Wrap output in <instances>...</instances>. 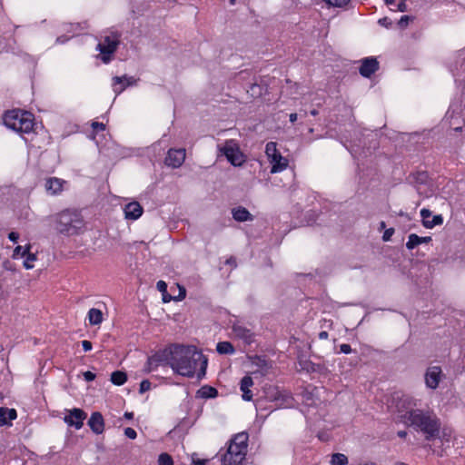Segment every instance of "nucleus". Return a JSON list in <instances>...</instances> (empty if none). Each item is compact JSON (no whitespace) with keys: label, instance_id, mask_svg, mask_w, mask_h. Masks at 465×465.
Listing matches in <instances>:
<instances>
[{"label":"nucleus","instance_id":"nucleus-1","mask_svg":"<svg viewBox=\"0 0 465 465\" xmlns=\"http://www.w3.org/2000/svg\"><path fill=\"white\" fill-rule=\"evenodd\" d=\"M170 354L169 366L182 376L193 377L198 366L203 375L207 367V358L193 345L173 344L167 347Z\"/></svg>","mask_w":465,"mask_h":465},{"label":"nucleus","instance_id":"nucleus-2","mask_svg":"<svg viewBox=\"0 0 465 465\" xmlns=\"http://www.w3.org/2000/svg\"><path fill=\"white\" fill-rule=\"evenodd\" d=\"M410 418L411 420L407 421V425L413 426L422 431L426 440H432L439 437L440 422L433 411L416 410Z\"/></svg>","mask_w":465,"mask_h":465},{"label":"nucleus","instance_id":"nucleus-3","mask_svg":"<svg viewBox=\"0 0 465 465\" xmlns=\"http://www.w3.org/2000/svg\"><path fill=\"white\" fill-rule=\"evenodd\" d=\"M248 435L239 433L230 441L227 450L221 455L223 465H242L247 454Z\"/></svg>","mask_w":465,"mask_h":465},{"label":"nucleus","instance_id":"nucleus-4","mask_svg":"<svg viewBox=\"0 0 465 465\" xmlns=\"http://www.w3.org/2000/svg\"><path fill=\"white\" fill-rule=\"evenodd\" d=\"M84 225L83 217L75 211L65 210L56 215V230L64 235L78 234Z\"/></svg>","mask_w":465,"mask_h":465},{"label":"nucleus","instance_id":"nucleus-5","mask_svg":"<svg viewBox=\"0 0 465 465\" xmlns=\"http://www.w3.org/2000/svg\"><path fill=\"white\" fill-rule=\"evenodd\" d=\"M5 126L19 133H29L33 130L34 118L29 112L12 110L4 117Z\"/></svg>","mask_w":465,"mask_h":465},{"label":"nucleus","instance_id":"nucleus-6","mask_svg":"<svg viewBox=\"0 0 465 465\" xmlns=\"http://www.w3.org/2000/svg\"><path fill=\"white\" fill-rule=\"evenodd\" d=\"M393 402L398 417L407 425V421L411 420L410 416L417 410V401L409 395H395Z\"/></svg>","mask_w":465,"mask_h":465},{"label":"nucleus","instance_id":"nucleus-7","mask_svg":"<svg viewBox=\"0 0 465 465\" xmlns=\"http://www.w3.org/2000/svg\"><path fill=\"white\" fill-rule=\"evenodd\" d=\"M218 148L233 166H241L246 160L235 140H227L223 144L219 145Z\"/></svg>","mask_w":465,"mask_h":465},{"label":"nucleus","instance_id":"nucleus-8","mask_svg":"<svg viewBox=\"0 0 465 465\" xmlns=\"http://www.w3.org/2000/svg\"><path fill=\"white\" fill-rule=\"evenodd\" d=\"M119 44L117 35H107L98 44L97 48L101 53V58L104 63L107 64L111 61V55L116 51Z\"/></svg>","mask_w":465,"mask_h":465},{"label":"nucleus","instance_id":"nucleus-9","mask_svg":"<svg viewBox=\"0 0 465 465\" xmlns=\"http://www.w3.org/2000/svg\"><path fill=\"white\" fill-rule=\"evenodd\" d=\"M86 419V413L78 408L66 411V414L64 417V422L71 427H74L76 430H80L84 425V420Z\"/></svg>","mask_w":465,"mask_h":465},{"label":"nucleus","instance_id":"nucleus-10","mask_svg":"<svg viewBox=\"0 0 465 465\" xmlns=\"http://www.w3.org/2000/svg\"><path fill=\"white\" fill-rule=\"evenodd\" d=\"M442 378V371L440 366L429 367L425 373V383L430 389H436Z\"/></svg>","mask_w":465,"mask_h":465},{"label":"nucleus","instance_id":"nucleus-11","mask_svg":"<svg viewBox=\"0 0 465 465\" xmlns=\"http://www.w3.org/2000/svg\"><path fill=\"white\" fill-rule=\"evenodd\" d=\"M185 160L184 149H170L165 157L164 163L172 168L180 167Z\"/></svg>","mask_w":465,"mask_h":465},{"label":"nucleus","instance_id":"nucleus-12","mask_svg":"<svg viewBox=\"0 0 465 465\" xmlns=\"http://www.w3.org/2000/svg\"><path fill=\"white\" fill-rule=\"evenodd\" d=\"M170 354L167 353V348L163 351L155 353L154 355L148 358L147 361V371H153L157 367L163 364L169 365Z\"/></svg>","mask_w":465,"mask_h":465},{"label":"nucleus","instance_id":"nucleus-13","mask_svg":"<svg viewBox=\"0 0 465 465\" xmlns=\"http://www.w3.org/2000/svg\"><path fill=\"white\" fill-rule=\"evenodd\" d=\"M136 84L133 76H115L113 78V90L116 95L120 94L127 86Z\"/></svg>","mask_w":465,"mask_h":465},{"label":"nucleus","instance_id":"nucleus-14","mask_svg":"<svg viewBox=\"0 0 465 465\" xmlns=\"http://www.w3.org/2000/svg\"><path fill=\"white\" fill-rule=\"evenodd\" d=\"M379 69V63L376 58L367 57L361 60L360 74L364 77H370Z\"/></svg>","mask_w":465,"mask_h":465},{"label":"nucleus","instance_id":"nucleus-15","mask_svg":"<svg viewBox=\"0 0 465 465\" xmlns=\"http://www.w3.org/2000/svg\"><path fill=\"white\" fill-rule=\"evenodd\" d=\"M87 424L95 434H102L104 430V420L103 415L98 411L92 413Z\"/></svg>","mask_w":465,"mask_h":465},{"label":"nucleus","instance_id":"nucleus-16","mask_svg":"<svg viewBox=\"0 0 465 465\" xmlns=\"http://www.w3.org/2000/svg\"><path fill=\"white\" fill-rule=\"evenodd\" d=\"M143 209L138 202H132L124 207V217L127 220H137L143 214Z\"/></svg>","mask_w":465,"mask_h":465},{"label":"nucleus","instance_id":"nucleus-17","mask_svg":"<svg viewBox=\"0 0 465 465\" xmlns=\"http://www.w3.org/2000/svg\"><path fill=\"white\" fill-rule=\"evenodd\" d=\"M420 216L422 218V224L425 228L431 229L436 225H440L443 223L441 215H435L430 220L431 212L428 209H422L420 211Z\"/></svg>","mask_w":465,"mask_h":465},{"label":"nucleus","instance_id":"nucleus-18","mask_svg":"<svg viewBox=\"0 0 465 465\" xmlns=\"http://www.w3.org/2000/svg\"><path fill=\"white\" fill-rule=\"evenodd\" d=\"M65 182L56 177L48 178L45 181V190L52 195L60 193L63 191V185Z\"/></svg>","mask_w":465,"mask_h":465},{"label":"nucleus","instance_id":"nucleus-19","mask_svg":"<svg viewBox=\"0 0 465 465\" xmlns=\"http://www.w3.org/2000/svg\"><path fill=\"white\" fill-rule=\"evenodd\" d=\"M17 417L16 411L15 409L0 408V427L11 426L12 420Z\"/></svg>","mask_w":465,"mask_h":465},{"label":"nucleus","instance_id":"nucleus-20","mask_svg":"<svg viewBox=\"0 0 465 465\" xmlns=\"http://www.w3.org/2000/svg\"><path fill=\"white\" fill-rule=\"evenodd\" d=\"M269 162L272 164V173L282 172L288 166V160L282 157L281 153L269 159Z\"/></svg>","mask_w":465,"mask_h":465},{"label":"nucleus","instance_id":"nucleus-21","mask_svg":"<svg viewBox=\"0 0 465 465\" xmlns=\"http://www.w3.org/2000/svg\"><path fill=\"white\" fill-rule=\"evenodd\" d=\"M253 385V381L251 376H244L240 382V390L242 392V399L244 401H251L252 399V392L251 387Z\"/></svg>","mask_w":465,"mask_h":465},{"label":"nucleus","instance_id":"nucleus-22","mask_svg":"<svg viewBox=\"0 0 465 465\" xmlns=\"http://www.w3.org/2000/svg\"><path fill=\"white\" fill-rule=\"evenodd\" d=\"M232 214L233 219L237 222H247L253 220L252 213L246 208L242 206L233 208Z\"/></svg>","mask_w":465,"mask_h":465},{"label":"nucleus","instance_id":"nucleus-23","mask_svg":"<svg viewBox=\"0 0 465 465\" xmlns=\"http://www.w3.org/2000/svg\"><path fill=\"white\" fill-rule=\"evenodd\" d=\"M431 241V237L426 236V237H420L418 236L415 233H411L408 237V242H406V247L409 250H412L418 245L421 243H428Z\"/></svg>","mask_w":465,"mask_h":465},{"label":"nucleus","instance_id":"nucleus-24","mask_svg":"<svg viewBox=\"0 0 465 465\" xmlns=\"http://www.w3.org/2000/svg\"><path fill=\"white\" fill-rule=\"evenodd\" d=\"M456 75L461 79L465 78V48L459 52L455 63Z\"/></svg>","mask_w":465,"mask_h":465},{"label":"nucleus","instance_id":"nucleus-25","mask_svg":"<svg viewBox=\"0 0 465 465\" xmlns=\"http://www.w3.org/2000/svg\"><path fill=\"white\" fill-rule=\"evenodd\" d=\"M233 333L236 337L243 340L247 343H251L252 341V332L244 327L242 326H234Z\"/></svg>","mask_w":465,"mask_h":465},{"label":"nucleus","instance_id":"nucleus-26","mask_svg":"<svg viewBox=\"0 0 465 465\" xmlns=\"http://www.w3.org/2000/svg\"><path fill=\"white\" fill-rule=\"evenodd\" d=\"M89 324L98 325L103 322V312L96 308H92L87 313Z\"/></svg>","mask_w":465,"mask_h":465},{"label":"nucleus","instance_id":"nucleus-27","mask_svg":"<svg viewBox=\"0 0 465 465\" xmlns=\"http://www.w3.org/2000/svg\"><path fill=\"white\" fill-rule=\"evenodd\" d=\"M447 117L450 118V128H452L454 131H460L462 129V125L464 124L465 120L462 118L461 114L458 115V116H454L453 112L450 113V111H448Z\"/></svg>","mask_w":465,"mask_h":465},{"label":"nucleus","instance_id":"nucleus-28","mask_svg":"<svg viewBox=\"0 0 465 465\" xmlns=\"http://www.w3.org/2000/svg\"><path fill=\"white\" fill-rule=\"evenodd\" d=\"M216 351L220 354H233L235 350L232 344L229 341H221L217 343Z\"/></svg>","mask_w":465,"mask_h":465},{"label":"nucleus","instance_id":"nucleus-29","mask_svg":"<svg viewBox=\"0 0 465 465\" xmlns=\"http://www.w3.org/2000/svg\"><path fill=\"white\" fill-rule=\"evenodd\" d=\"M110 380L114 385L121 386L127 381V375L124 371H116L111 374Z\"/></svg>","mask_w":465,"mask_h":465},{"label":"nucleus","instance_id":"nucleus-30","mask_svg":"<svg viewBox=\"0 0 465 465\" xmlns=\"http://www.w3.org/2000/svg\"><path fill=\"white\" fill-rule=\"evenodd\" d=\"M199 393L205 398H213L218 394V391L216 389L209 386H204L201 388L199 391Z\"/></svg>","mask_w":465,"mask_h":465},{"label":"nucleus","instance_id":"nucleus-31","mask_svg":"<svg viewBox=\"0 0 465 465\" xmlns=\"http://www.w3.org/2000/svg\"><path fill=\"white\" fill-rule=\"evenodd\" d=\"M265 153L268 159H271L272 157L280 154V153L277 150L276 143L273 142L268 143L265 147Z\"/></svg>","mask_w":465,"mask_h":465},{"label":"nucleus","instance_id":"nucleus-32","mask_svg":"<svg viewBox=\"0 0 465 465\" xmlns=\"http://www.w3.org/2000/svg\"><path fill=\"white\" fill-rule=\"evenodd\" d=\"M348 462V459L344 454L336 453L332 455L331 464L332 465H344Z\"/></svg>","mask_w":465,"mask_h":465},{"label":"nucleus","instance_id":"nucleus-33","mask_svg":"<svg viewBox=\"0 0 465 465\" xmlns=\"http://www.w3.org/2000/svg\"><path fill=\"white\" fill-rule=\"evenodd\" d=\"M25 260L24 262V267L26 270H30L34 268V262L36 261V255L35 253H28V255H25Z\"/></svg>","mask_w":465,"mask_h":465},{"label":"nucleus","instance_id":"nucleus-34","mask_svg":"<svg viewBox=\"0 0 465 465\" xmlns=\"http://www.w3.org/2000/svg\"><path fill=\"white\" fill-rule=\"evenodd\" d=\"M158 465H173L172 457L167 453L160 454L158 458Z\"/></svg>","mask_w":465,"mask_h":465},{"label":"nucleus","instance_id":"nucleus-35","mask_svg":"<svg viewBox=\"0 0 465 465\" xmlns=\"http://www.w3.org/2000/svg\"><path fill=\"white\" fill-rule=\"evenodd\" d=\"M323 1L332 6L342 7V6L346 5L350 0H323Z\"/></svg>","mask_w":465,"mask_h":465},{"label":"nucleus","instance_id":"nucleus-36","mask_svg":"<svg viewBox=\"0 0 465 465\" xmlns=\"http://www.w3.org/2000/svg\"><path fill=\"white\" fill-rule=\"evenodd\" d=\"M411 20V16L409 15H403L401 17V19L398 22V25L401 28H405L408 26L410 21Z\"/></svg>","mask_w":465,"mask_h":465},{"label":"nucleus","instance_id":"nucleus-37","mask_svg":"<svg viewBox=\"0 0 465 465\" xmlns=\"http://www.w3.org/2000/svg\"><path fill=\"white\" fill-rule=\"evenodd\" d=\"M151 389V382L147 380L143 381L140 383V393H144L145 391H149Z\"/></svg>","mask_w":465,"mask_h":465},{"label":"nucleus","instance_id":"nucleus-38","mask_svg":"<svg viewBox=\"0 0 465 465\" xmlns=\"http://www.w3.org/2000/svg\"><path fill=\"white\" fill-rule=\"evenodd\" d=\"M124 435L131 440H134L137 437L136 431L130 427L124 429Z\"/></svg>","mask_w":465,"mask_h":465},{"label":"nucleus","instance_id":"nucleus-39","mask_svg":"<svg viewBox=\"0 0 465 465\" xmlns=\"http://www.w3.org/2000/svg\"><path fill=\"white\" fill-rule=\"evenodd\" d=\"M156 287L159 292L163 293V296H164V293L167 292V284L163 281H159L156 284Z\"/></svg>","mask_w":465,"mask_h":465},{"label":"nucleus","instance_id":"nucleus-40","mask_svg":"<svg viewBox=\"0 0 465 465\" xmlns=\"http://www.w3.org/2000/svg\"><path fill=\"white\" fill-rule=\"evenodd\" d=\"M22 252H23V246H20V245L16 246L13 252L12 258L18 259L19 257H23Z\"/></svg>","mask_w":465,"mask_h":465},{"label":"nucleus","instance_id":"nucleus-41","mask_svg":"<svg viewBox=\"0 0 465 465\" xmlns=\"http://www.w3.org/2000/svg\"><path fill=\"white\" fill-rule=\"evenodd\" d=\"M394 232V230L392 228H390L388 230H386L383 233V236H382V239L383 241L387 242V241H390L391 237L392 236Z\"/></svg>","mask_w":465,"mask_h":465},{"label":"nucleus","instance_id":"nucleus-42","mask_svg":"<svg viewBox=\"0 0 465 465\" xmlns=\"http://www.w3.org/2000/svg\"><path fill=\"white\" fill-rule=\"evenodd\" d=\"M378 23L381 25V26H384V27H390L391 25V21L387 18V17H383V18H381Z\"/></svg>","mask_w":465,"mask_h":465},{"label":"nucleus","instance_id":"nucleus-43","mask_svg":"<svg viewBox=\"0 0 465 465\" xmlns=\"http://www.w3.org/2000/svg\"><path fill=\"white\" fill-rule=\"evenodd\" d=\"M83 375L86 381H92L95 379V374L89 371H84Z\"/></svg>","mask_w":465,"mask_h":465},{"label":"nucleus","instance_id":"nucleus-44","mask_svg":"<svg viewBox=\"0 0 465 465\" xmlns=\"http://www.w3.org/2000/svg\"><path fill=\"white\" fill-rule=\"evenodd\" d=\"M341 352L348 354L351 352V348L349 344L343 343L340 346Z\"/></svg>","mask_w":465,"mask_h":465},{"label":"nucleus","instance_id":"nucleus-45","mask_svg":"<svg viewBox=\"0 0 465 465\" xmlns=\"http://www.w3.org/2000/svg\"><path fill=\"white\" fill-rule=\"evenodd\" d=\"M82 346H83V349L84 351H89L92 350V343L89 341H86V340L83 341Z\"/></svg>","mask_w":465,"mask_h":465},{"label":"nucleus","instance_id":"nucleus-46","mask_svg":"<svg viewBox=\"0 0 465 465\" xmlns=\"http://www.w3.org/2000/svg\"><path fill=\"white\" fill-rule=\"evenodd\" d=\"M8 238L10 241H12L13 242H16L19 239V234L15 232H11L9 234H8Z\"/></svg>","mask_w":465,"mask_h":465},{"label":"nucleus","instance_id":"nucleus-47","mask_svg":"<svg viewBox=\"0 0 465 465\" xmlns=\"http://www.w3.org/2000/svg\"><path fill=\"white\" fill-rule=\"evenodd\" d=\"M92 127H93L94 130H97V129L104 130L105 125H104L103 123L94 122V123L92 124Z\"/></svg>","mask_w":465,"mask_h":465},{"label":"nucleus","instance_id":"nucleus-48","mask_svg":"<svg viewBox=\"0 0 465 465\" xmlns=\"http://www.w3.org/2000/svg\"><path fill=\"white\" fill-rule=\"evenodd\" d=\"M398 11L400 12H405L407 10V5L404 2H401L400 4L397 5V9Z\"/></svg>","mask_w":465,"mask_h":465},{"label":"nucleus","instance_id":"nucleus-49","mask_svg":"<svg viewBox=\"0 0 465 465\" xmlns=\"http://www.w3.org/2000/svg\"><path fill=\"white\" fill-rule=\"evenodd\" d=\"M185 295H186L185 289L183 287H180V293H179V296L177 297V300L181 301V300L184 299Z\"/></svg>","mask_w":465,"mask_h":465},{"label":"nucleus","instance_id":"nucleus-50","mask_svg":"<svg viewBox=\"0 0 465 465\" xmlns=\"http://www.w3.org/2000/svg\"><path fill=\"white\" fill-rule=\"evenodd\" d=\"M30 250H31V245L30 244H27L25 247H23L22 256L24 257L25 255H28V253H32L30 252Z\"/></svg>","mask_w":465,"mask_h":465},{"label":"nucleus","instance_id":"nucleus-51","mask_svg":"<svg viewBox=\"0 0 465 465\" xmlns=\"http://www.w3.org/2000/svg\"><path fill=\"white\" fill-rule=\"evenodd\" d=\"M328 337H329V334H328V332H327V331H321V332L319 333V338H320L321 340H326V339H328Z\"/></svg>","mask_w":465,"mask_h":465},{"label":"nucleus","instance_id":"nucleus-52","mask_svg":"<svg viewBox=\"0 0 465 465\" xmlns=\"http://www.w3.org/2000/svg\"><path fill=\"white\" fill-rule=\"evenodd\" d=\"M205 460H193V465H205Z\"/></svg>","mask_w":465,"mask_h":465},{"label":"nucleus","instance_id":"nucleus-53","mask_svg":"<svg viewBox=\"0 0 465 465\" xmlns=\"http://www.w3.org/2000/svg\"><path fill=\"white\" fill-rule=\"evenodd\" d=\"M289 117H290V121H291L292 123H294V122L297 120L298 115H297V114L292 113V114H290V116H289Z\"/></svg>","mask_w":465,"mask_h":465},{"label":"nucleus","instance_id":"nucleus-54","mask_svg":"<svg viewBox=\"0 0 465 465\" xmlns=\"http://www.w3.org/2000/svg\"><path fill=\"white\" fill-rule=\"evenodd\" d=\"M66 41H67V38H65L64 36L57 37V39H56V43H58V44H64Z\"/></svg>","mask_w":465,"mask_h":465},{"label":"nucleus","instance_id":"nucleus-55","mask_svg":"<svg viewBox=\"0 0 465 465\" xmlns=\"http://www.w3.org/2000/svg\"><path fill=\"white\" fill-rule=\"evenodd\" d=\"M163 301L164 302H170V301H171V296H169V295L167 294V292H166V293H164V296H163Z\"/></svg>","mask_w":465,"mask_h":465},{"label":"nucleus","instance_id":"nucleus-56","mask_svg":"<svg viewBox=\"0 0 465 465\" xmlns=\"http://www.w3.org/2000/svg\"><path fill=\"white\" fill-rule=\"evenodd\" d=\"M124 417H125L126 419L131 420V419H133V417H134V413H133V412H125V413H124Z\"/></svg>","mask_w":465,"mask_h":465},{"label":"nucleus","instance_id":"nucleus-57","mask_svg":"<svg viewBox=\"0 0 465 465\" xmlns=\"http://www.w3.org/2000/svg\"><path fill=\"white\" fill-rule=\"evenodd\" d=\"M395 1H396V0H385V3H386L388 5H395Z\"/></svg>","mask_w":465,"mask_h":465},{"label":"nucleus","instance_id":"nucleus-58","mask_svg":"<svg viewBox=\"0 0 465 465\" xmlns=\"http://www.w3.org/2000/svg\"><path fill=\"white\" fill-rule=\"evenodd\" d=\"M4 266H5V269H7V270L11 269V268H10L9 262H4Z\"/></svg>","mask_w":465,"mask_h":465},{"label":"nucleus","instance_id":"nucleus-59","mask_svg":"<svg viewBox=\"0 0 465 465\" xmlns=\"http://www.w3.org/2000/svg\"><path fill=\"white\" fill-rule=\"evenodd\" d=\"M4 266H5V269H7V270L11 269V268H10L9 262H4Z\"/></svg>","mask_w":465,"mask_h":465},{"label":"nucleus","instance_id":"nucleus-60","mask_svg":"<svg viewBox=\"0 0 465 465\" xmlns=\"http://www.w3.org/2000/svg\"><path fill=\"white\" fill-rule=\"evenodd\" d=\"M311 114H312V115H313V116H315V115H317V114H318V111H317V110H315V109H314V110H312V111H311Z\"/></svg>","mask_w":465,"mask_h":465},{"label":"nucleus","instance_id":"nucleus-61","mask_svg":"<svg viewBox=\"0 0 465 465\" xmlns=\"http://www.w3.org/2000/svg\"><path fill=\"white\" fill-rule=\"evenodd\" d=\"M406 434H407V433H406L405 431H400V432L398 433V435H399L400 437H405V436H406Z\"/></svg>","mask_w":465,"mask_h":465},{"label":"nucleus","instance_id":"nucleus-62","mask_svg":"<svg viewBox=\"0 0 465 465\" xmlns=\"http://www.w3.org/2000/svg\"><path fill=\"white\" fill-rule=\"evenodd\" d=\"M363 465H377V464L372 461H368V462L364 463Z\"/></svg>","mask_w":465,"mask_h":465},{"label":"nucleus","instance_id":"nucleus-63","mask_svg":"<svg viewBox=\"0 0 465 465\" xmlns=\"http://www.w3.org/2000/svg\"><path fill=\"white\" fill-rule=\"evenodd\" d=\"M395 465H408V464L403 463V462H397Z\"/></svg>","mask_w":465,"mask_h":465},{"label":"nucleus","instance_id":"nucleus-64","mask_svg":"<svg viewBox=\"0 0 465 465\" xmlns=\"http://www.w3.org/2000/svg\"><path fill=\"white\" fill-rule=\"evenodd\" d=\"M276 394L277 395H283V393L282 391H276Z\"/></svg>","mask_w":465,"mask_h":465}]
</instances>
